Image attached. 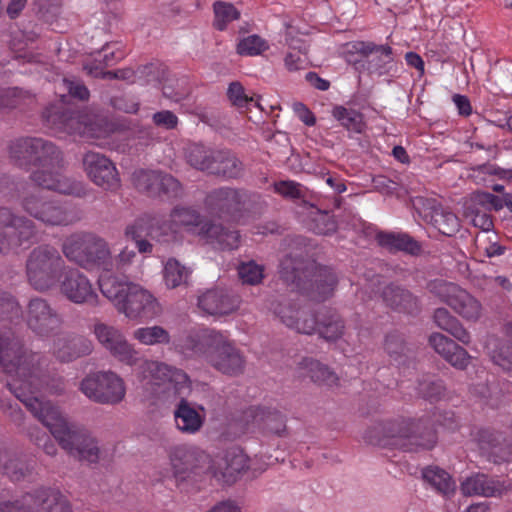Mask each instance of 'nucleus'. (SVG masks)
Returning a JSON list of instances; mask_svg holds the SVG:
<instances>
[{"label": "nucleus", "instance_id": "1", "mask_svg": "<svg viewBox=\"0 0 512 512\" xmlns=\"http://www.w3.org/2000/svg\"><path fill=\"white\" fill-rule=\"evenodd\" d=\"M47 366V357L27 348L12 330L0 333V367L6 373L15 374V378L6 383L7 389L50 431L70 456L97 463L100 449L90 432L69 423L58 406L38 396L42 390L56 395L65 391L62 377L43 374Z\"/></svg>", "mask_w": 512, "mask_h": 512}, {"label": "nucleus", "instance_id": "2", "mask_svg": "<svg viewBox=\"0 0 512 512\" xmlns=\"http://www.w3.org/2000/svg\"><path fill=\"white\" fill-rule=\"evenodd\" d=\"M184 351L203 358L216 371L231 377L244 373L246 358L227 337L215 330H203L188 335L183 343Z\"/></svg>", "mask_w": 512, "mask_h": 512}, {"label": "nucleus", "instance_id": "3", "mask_svg": "<svg viewBox=\"0 0 512 512\" xmlns=\"http://www.w3.org/2000/svg\"><path fill=\"white\" fill-rule=\"evenodd\" d=\"M375 431H367L365 438L374 445L399 449L404 452L430 450L437 443L434 421L428 415L418 419H400L386 422L381 427L382 435L373 439Z\"/></svg>", "mask_w": 512, "mask_h": 512}, {"label": "nucleus", "instance_id": "4", "mask_svg": "<svg viewBox=\"0 0 512 512\" xmlns=\"http://www.w3.org/2000/svg\"><path fill=\"white\" fill-rule=\"evenodd\" d=\"M98 283L102 294L130 319L149 320L161 312L157 299L138 284L114 275H101Z\"/></svg>", "mask_w": 512, "mask_h": 512}, {"label": "nucleus", "instance_id": "5", "mask_svg": "<svg viewBox=\"0 0 512 512\" xmlns=\"http://www.w3.org/2000/svg\"><path fill=\"white\" fill-rule=\"evenodd\" d=\"M62 252L68 260L85 269L99 268L108 273L114 267L108 243L94 234L70 236L63 242Z\"/></svg>", "mask_w": 512, "mask_h": 512}, {"label": "nucleus", "instance_id": "6", "mask_svg": "<svg viewBox=\"0 0 512 512\" xmlns=\"http://www.w3.org/2000/svg\"><path fill=\"white\" fill-rule=\"evenodd\" d=\"M65 261L52 245L42 244L35 247L26 261V275L30 285L38 291L53 287L62 276Z\"/></svg>", "mask_w": 512, "mask_h": 512}, {"label": "nucleus", "instance_id": "7", "mask_svg": "<svg viewBox=\"0 0 512 512\" xmlns=\"http://www.w3.org/2000/svg\"><path fill=\"white\" fill-rule=\"evenodd\" d=\"M290 251L280 262L279 275L287 285L300 291L307 287V278L313 274L315 262L309 258L307 241L303 236L290 239Z\"/></svg>", "mask_w": 512, "mask_h": 512}, {"label": "nucleus", "instance_id": "8", "mask_svg": "<svg viewBox=\"0 0 512 512\" xmlns=\"http://www.w3.org/2000/svg\"><path fill=\"white\" fill-rule=\"evenodd\" d=\"M80 389L89 399L101 404H117L126 393L123 380L111 371L86 376L81 381Z\"/></svg>", "mask_w": 512, "mask_h": 512}, {"label": "nucleus", "instance_id": "9", "mask_svg": "<svg viewBox=\"0 0 512 512\" xmlns=\"http://www.w3.org/2000/svg\"><path fill=\"white\" fill-rule=\"evenodd\" d=\"M22 208L31 217L49 226H67L79 218L59 201L31 194L23 198Z\"/></svg>", "mask_w": 512, "mask_h": 512}, {"label": "nucleus", "instance_id": "10", "mask_svg": "<svg viewBox=\"0 0 512 512\" xmlns=\"http://www.w3.org/2000/svg\"><path fill=\"white\" fill-rule=\"evenodd\" d=\"M25 321L28 329L41 338L55 334L63 323L57 309L42 297H33L29 300L25 310Z\"/></svg>", "mask_w": 512, "mask_h": 512}, {"label": "nucleus", "instance_id": "11", "mask_svg": "<svg viewBox=\"0 0 512 512\" xmlns=\"http://www.w3.org/2000/svg\"><path fill=\"white\" fill-rule=\"evenodd\" d=\"M0 227L3 229L1 233L9 252L24 245L29 246L37 236L35 223L8 207L0 206Z\"/></svg>", "mask_w": 512, "mask_h": 512}, {"label": "nucleus", "instance_id": "12", "mask_svg": "<svg viewBox=\"0 0 512 512\" xmlns=\"http://www.w3.org/2000/svg\"><path fill=\"white\" fill-rule=\"evenodd\" d=\"M248 194L243 189L221 187L210 191L205 197V206L220 218L237 220L246 208Z\"/></svg>", "mask_w": 512, "mask_h": 512}, {"label": "nucleus", "instance_id": "13", "mask_svg": "<svg viewBox=\"0 0 512 512\" xmlns=\"http://www.w3.org/2000/svg\"><path fill=\"white\" fill-rule=\"evenodd\" d=\"M412 206L420 217L433 225L441 234L452 237L460 230L458 216L436 199L415 197L412 199Z\"/></svg>", "mask_w": 512, "mask_h": 512}, {"label": "nucleus", "instance_id": "14", "mask_svg": "<svg viewBox=\"0 0 512 512\" xmlns=\"http://www.w3.org/2000/svg\"><path fill=\"white\" fill-rule=\"evenodd\" d=\"M93 333L99 343L120 361L128 365H134L138 361V353L114 326L97 321L94 323Z\"/></svg>", "mask_w": 512, "mask_h": 512}, {"label": "nucleus", "instance_id": "15", "mask_svg": "<svg viewBox=\"0 0 512 512\" xmlns=\"http://www.w3.org/2000/svg\"><path fill=\"white\" fill-rule=\"evenodd\" d=\"M380 297L396 313L416 317L422 312L420 298L404 285L391 282L382 288Z\"/></svg>", "mask_w": 512, "mask_h": 512}, {"label": "nucleus", "instance_id": "16", "mask_svg": "<svg viewBox=\"0 0 512 512\" xmlns=\"http://www.w3.org/2000/svg\"><path fill=\"white\" fill-rule=\"evenodd\" d=\"M85 172L92 182L104 189H112L119 183L118 172L113 162L105 155L88 151L82 157Z\"/></svg>", "mask_w": 512, "mask_h": 512}, {"label": "nucleus", "instance_id": "17", "mask_svg": "<svg viewBox=\"0 0 512 512\" xmlns=\"http://www.w3.org/2000/svg\"><path fill=\"white\" fill-rule=\"evenodd\" d=\"M37 168V170L30 174V179L35 185L66 195L80 197L84 194V188L81 182L74 181L63 175L60 172L62 168Z\"/></svg>", "mask_w": 512, "mask_h": 512}, {"label": "nucleus", "instance_id": "18", "mask_svg": "<svg viewBox=\"0 0 512 512\" xmlns=\"http://www.w3.org/2000/svg\"><path fill=\"white\" fill-rule=\"evenodd\" d=\"M169 458L175 476L185 479L190 473L198 474L208 456L193 447L180 445L171 448Z\"/></svg>", "mask_w": 512, "mask_h": 512}, {"label": "nucleus", "instance_id": "19", "mask_svg": "<svg viewBox=\"0 0 512 512\" xmlns=\"http://www.w3.org/2000/svg\"><path fill=\"white\" fill-rule=\"evenodd\" d=\"M61 292L76 304L96 305L98 295L88 278L76 269L68 271L61 283Z\"/></svg>", "mask_w": 512, "mask_h": 512}, {"label": "nucleus", "instance_id": "20", "mask_svg": "<svg viewBox=\"0 0 512 512\" xmlns=\"http://www.w3.org/2000/svg\"><path fill=\"white\" fill-rule=\"evenodd\" d=\"M511 489L503 481L490 478L483 473H474L466 477L460 485L464 496L502 497Z\"/></svg>", "mask_w": 512, "mask_h": 512}, {"label": "nucleus", "instance_id": "21", "mask_svg": "<svg viewBox=\"0 0 512 512\" xmlns=\"http://www.w3.org/2000/svg\"><path fill=\"white\" fill-rule=\"evenodd\" d=\"M93 351L90 339L77 334H64L54 340V356L62 363H69Z\"/></svg>", "mask_w": 512, "mask_h": 512}, {"label": "nucleus", "instance_id": "22", "mask_svg": "<svg viewBox=\"0 0 512 512\" xmlns=\"http://www.w3.org/2000/svg\"><path fill=\"white\" fill-rule=\"evenodd\" d=\"M307 282V287L301 288L300 292L314 301L321 302L332 295L337 285V277L332 269L315 263L313 274L307 278Z\"/></svg>", "mask_w": 512, "mask_h": 512}, {"label": "nucleus", "instance_id": "23", "mask_svg": "<svg viewBox=\"0 0 512 512\" xmlns=\"http://www.w3.org/2000/svg\"><path fill=\"white\" fill-rule=\"evenodd\" d=\"M238 296L221 288L207 290L198 297V306L209 315H227L238 308Z\"/></svg>", "mask_w": 512, "mask_h": 512}, {"label": "nucleus", "instance_id": "24", "mask_svg": "<svg viewBox=\"0 0 512 512\" xmlns=\"http://www.w3.org/2000/svg\"><path fill=\"white\" fill-rule=\"evenodd\" d=\"M360 52L367 53L364 72L369 74L385 75L394 61L393 49L389 45H377L368 41V44H357Z\"/></svg>", "mask_w": 512, "mask_h": 512}, {"label": "nucleus", "instance_id": "25", "mask_svg": "<svg viewBox=\"0 0 512 512\" xmlns=\"http://www.w3.org/2000/svg\"><path fill=\"white\" fill-rule=\"evenodd\" d=\"M429 344L453 367L465 369L468 366L470 361L468 352L445 335L441 333L431 334Z\"/></svg>", "mask_w": 512, "mask_h": 512}, {"label": "nucleus", "instance_id": "26", "mask_svg": "<svg viewBox=\"0 0 512 512\" xmlns=\"http://www.w3.org/2000/svg\"><path fill=\"white\" fill-rule=\"evenodd\" d=\"M199 234L204 237L208 243L221 250L237 249L240 242L238 231L231 230L211 221L201 226Z\"/></svg>", "mask_w": 512, "mask_h": 512}, {"label": "nucleus", "instance_id": "27", "mask_svg": "<svg viewBox=\"0 0 512 512\" xmlns=\"http://www.w3.org/2000/svg\"><path fill=\"white\" fill-rule=\"evenodd\" d=\"M376 240L381 247L390 252L402 251L410 255H418L422 249L417 240L402 232H379Z\"/></svg>", "mask_w": 512, "mask_h": 512}, {"label": "nucleus", "instance_id": "28", "mask_svg": "<svg viewBox=\"0 0 512 512\" xmlns=\"http://www.w3.org/2000/svg\"><path fill=\"white\" fill-rule=\"evenodd\" d=\"M344 321L333 309L323 307L317 311L316 331L320 337L327 341H336L344 332Z\"/></svg>", "mask_w": 512, "mask_h": 512}, {"label": "nucleus", "instance_id": "29", "mask_svg": "<svg viewBox=\"0 0 512 512\" xmlns=\"http://www.w3.org/2000/svg\"><path fill=\"white\" fill-rule=\"evenodd\" d=\"M215 168L210 175L222 177L226 180L239 179L244 174L243 162L230 150H219L214 161Z\"/></svg>", "mask_w": 512, "mask_h": 512}, {"label": "nucleus", "instance_id": "30", "mask_svg": "<svg viewBox=\"0 0 512 512\" xmlns=\"http://www.w3.org/2000/svg\"><path fill=\"white\" fill-rule=\"evenodd\" d=\"M383 349L390 360L397 365H405L413 358L412 350L404 335L397 330L390 331L385 335Z\"/></svg>", "mask_w": 512, "mask_h": 512}, {"label": "nucleus", "instance_id": "31", "mask_svg": "<svg viewBox=\"0 0 512 512\" xmlns=\"http://www.w3.org/2000/svg\"><path fill=\"white\" fill-rule=\"evenodd\" d=\"M35 143V146L39 147L35 150L34 167L51 169L64 167L63 153L53 142L36 137Z\"/></svg>", "mask_w": 512, "mask_h": 512}, {"label": "nucleus", "instance_id": "32", "mask_svg": "<svg viewBox=\"0 0 512 512\" xmlns=\"http://www.w3.org/2000/svg\"><path fill=\"white\" fill-rule=\"evenodd\" d=\"M218 151L200 143H191L185 148V158L191 167L210 175L215 168L213 165Z\"/></svg>", "mask_w": 512, "mask_h": 512}, {"label": "nucleus", "instance_id": "33", "mask_svg": "<svg viewBox=\"0 0 512 512\" xmlns=\"http://www.w3.org/2000/svg\"><path fill=\"white\" fill-rule=\"evenodd\" d=\"M174 419L176 427L189 434L198 432L204 423V417L184 398L180 400L174 410Z\"/></svg>", "mask_w": 512, "mask_h": 512}, {"label": "nucleus", "instance_id": "34", "mask_svg": "<svg viewBox=\"0 0 512 512\" xmlns=\"http://www.w3.org/2000/svg\"><path fill=\"white\" fill-rule=\"evenodd\" d=\"M264 407L250 406L237 414L230 423L231 429H235L237 435L247 432H260L262 419L265 413Z\"/></svg>", "mask_w": 512, "mask_h": 512}, {"label": "nucleus", "instance_id": "35", "mask_svg": "<svg viewBox=\"0 0 512 512\" xmlns=\"http://www.w3.org/2000/svg\"><path fill=\"white\" fill-rule=\"evenodd\" d=\"M36 137H23L13 141L9 147L10 157L20 168L30 169L33 166Z\"/></svg>", "mask_w": 512, "mask_h": 512}, {"label": "nucleus", "instance_id": "36", "mask_svg": "<svg viewBox=\"0 0 512 512\" xmlns=\"http://www.w3.org/2000/svg\"><path fill=\"white\" fill-rule=\"evenodd\" d=\"M35 498L42 512H73L70 502L59 490L41 488Z\"/></svg>", "mask_w": 512, "mask_h": 512}, {"label": "nucleus", "instance_id": "37", "mask_svg": "<svg viewBox=\"0 0 512 512\" xmlns=\"http://www.w3.org/2000/svg\"><path fill=\"white\" fill-rule=\"evenodd\" d=\"M433 319L435 324L442 330L451 334L463 344L470 342V334L462 326L460 321L450 314L446 308H437L434 311Z\"/></svg>", "mask_w": 512, "mask_h": 512}, {"label": "nucleus", "instance_id": "38", "mask_svg": "<svg viewBox=\"0 0 512 512\" xmlns=\"http://www.w3.org/2000/svg\"><path fill=\"white\" fill-rule=\"evenodd\" d=\"M449 306L460 316L468 320L476 321L481 315L480 302L461 287L455 297L452 298Z\"/></svg>", "mask_w": 512, "mask_h": 512}, {"label": "nucleus", "instance_id": "39", "mask_svg": "<svg viewBox=\"0 0 512 512\" xmlns=\"http://www.w3.org/2000/svg\"><path fill=\"white\" fill-rule=\"evenodd\" d=\"M332 115L342 127L350 132L361 134L366 127L363 114L355 109L336 105L332 109Z\"/></svg>", "mask_w": 512, "mask_h": 512}, {"label": "nucleus", "instance_id": "40", "mask_svg": "<svg viewBox=\"0 0 512 512\" xmlns=\"http://www.w3.org/2000/svg\"><path fill=\"white\" fill-rule=\"evenodd\" d=\"M507 325L508 323L504 326V333H506ZM505 335L509 338L508 340L493 338L489 341L488 346L493 345V348L490 350L492 361L503 370L512 371V337L507 334Z\"/></svg>", "mask_w": 512, "mask_h": 512}, {"label": "nucleus", "instance_id": "41", "mask_svg": "<svg viewBox=\"0 0 512 512\" xmlns=\"http://www.w3.org/2000/svg\"><path fill=\"white\" fill-rule=\"evenodd\" d=\"M314 383L332 385L338 380L336 374L325 364L313 358H303L299 363Z\"/></svg>", "mask_w": 512, "mask_h": 512}, {"label": "nucleus", "instance_id": "42", "mask_svg": "<svg viewBox=\"0 0 512 512\" xmlns=\"http://www.w3.org/2000/svg\"><path fill=\"white\" fill-rule=\"evenodd\" d=\"M262 419L260 433L263 435H275L277 437H287L288 430L286 426V416L276 409L266 408Z\"/></svg>", "mask_w": 512, "mask_h": 512}, {"label": "nucleus", "instance_id": "43", "mask_svg": "<svg viewBox=\"0 0 512 512\" xmlns=\"http://www.w3.org/2000/svg\"><path fill=\"white\" fill-rule=\"evenodd\" d=\"M423 479L434 487L438 492L448 494L454 491L455 483L451 476L437 466H429L423 469Z\"/></svg>", "mask_w": 512, "mask_h": 512}, {"label": "nucleus", "instance_id": "44", "mask_svg": "<svg viewBox=\"0 0 512 512\" xmlns=\"http://www.w3.org/2000/svg\"><path fill=\"white\" fill-rule=\"evenodd\" d=\"M160 171L138 170L133 173L132 179L135 188L150 197H159Z\"/></svg>", "mask_w": 512, "mask_h": 512}, {"label": "nucleus", "instance_id": "45", "mask_svg": "<svg viewBox=\"0 0 512 512\" xmlns=\"http://www.w3.org/2000/svg\"><path fill=\"white\" fill-rule=\"evenodd\" d=\"M189 274V269L175 258H169L163 270L165 284L172 289L186 283Z\"/></svg>", "mask_w": 512, "mask_h": 512}, {"label": "nucleus", "instance_id": "46", "mask_svg": "<svg viewBox=\"0 0 512 512\" xmlns=\"http://www.w3.org/2000/svg\"><path fill=\"white\" fill-rule=\"evenodd\" d=\"M150 239L159 243H169L175 240L176 231L170 220L152 215Z\"/></svg>", "mask_w": 512, "mask_h": 512}, {"label": "nucleus", "instance_id": "47", "mask_svg": "<svg viewBox=\"0 0 512 512\" xmlns=\"http://www.w3.org/2000/svg\"><path fill=\"white\" fill-rule=\"evenodd\" d=\"M134 338L145 345L168 344L170 335L161 326L138 328L133 333Z\"/></svg>", "mask_w": 512, "mask_h": 512}, {"label": "nucleus", "instance_id": "48", "mask_svg": "<svg viewBox=\"0 0 512 512\" xmlns=\"http://www.w3.org/2000/svg\"><path fill=\"white\" fill-rule=\"evenodd\" d=\"M213 8L215 14L213 26L217 30H225L228 23L240 18V12L231 3L216 1Z\"/></svg>", "mask_w": 512, "mask_h": 512}, {"label": "nucleus", "instance_id": "49", "mask_svg": "<svg viewBox=\"0 0 512 512\" xmlns=\"http://www.w3.org/2000/svg\"><path fill=\"white\" fill-rule=\"evenodd\" d=\"M301 307L302 306L297 302L283 298L273 302L271 309L273 310V313L280 319V321L288 327L289 325L296 323L294 322V318L298 317L297 313Z\"/></svg>", "mask_w": 512, "mask_h": 512}, {"label": "nucleus", "instance_id": "50", "mask_svg": "<svg viewBox=\"0 0 512 512\" xmlns=\"http://www.w3.org/2000/svg\"><path fill=\"white\" fill-rule=\"evenodd\" d=\"M301 307L302 306L297 302L283 298L273 302L271 309L273 310V313L280 319V321L288 327L289 325L296 323L294 322V318L298 317L297 313Z\"/></svg>", "mask_w": 512, "mask_h": 512}, {"label": "nucleus", "instance_id": "51", "mask_svg": "<svg viewBox=\"0 0 512 512\" xmlns=\"http://www.w3.org/2000/svg\"><path fill=\"white\" fill-rule=\"evenodd\" d=\"M446 388L442 380L426 377L418 382V395L430 402L438 401L444 395Z\"/></svg>", "mask_w": 512, "mask_h": 512}, {"label": "nucleus", "instance_id": "52", "mask_svg": "<svg viewBox=\"0 0 512 512\" xmlns=\"http://www.w3.org/2000/svg\"><path fill=\"white\" fill-rule=\"evenodd\" d=\"M426 289L449 306L460 287L443 279H434L427 283Z\"/></svg>", "mask_w": 512, "mask_h": 512}, {"label": "nucleus", "instance_id": "53", "mask_svg": "<svg viewBox=\"0 0 512 512\" xmlns=\"http://www.w3.org/2000/svg\"><path fill=\"white\" fill-rule=\"evenodd\" d=\"M297 316V318H294V322L297 323L289 325L288 328L307 335L315 333L317 327V312H314L309 307L302 306Z\"/></svg>", "mask_w": 512, "mask_h": 512}, {"label": "nucleus", "instance_id": "54", "mask_svg": "<svg viewBox=\"0 0 512 512\" xmlns=\"http://www.w3.org/2000/svg\"><path fill=\"white\" fill-rule=\"evenodd\" d=\"M225 474L234 476L249 468V461L247 455L239 448H232L226 452L225 455Z\"/></svg>", "mask_w": 512, "mask_h": 512}, {"label": "nucleus", "instance_id": "55", "mask_svg": "<svg viewBox=\"0 0 512 512\" xmlns=\"http://www.w3.org/2000/svg\"><path fill=\"white\" fill-rule=\"evenodd\" d=\"M20 315L21 307L16 298L6 291H0V322H12Z\"/></svg>", "mask_w": 512, "mask_h": 512}, {"label": "nucleus", "instance_id": "56", "mask_svg": "<svg viewBox=\"0 0 512 512\" xmlns=\"http://www.w3.org/2000/svg\"><path fill=\"white\" fill-rule=\"evenodd\" d=\"M159 197L178 199L184 194L182 184L172 175L161 172L159 177Z\"/></svg>", "mask_w": 512, "mask_h": 512}, {"label": "nucleus", "instance_id": "57", "mask_svg": "<svg viewBox=\"0 0 512 512\" xmlns=\"http://www.w3.org/2000/svg\"><path fill=\"white\" fill-rule=\"evenodd\" d=\"M152 215L144 214L125 228V236L131 240L150 238Z\"/></svg>", "mask_w": 512, "mask_h": 512}, {"label": "nucleus", "instance_id": "58", "mask_svg": "<svg viewBox=\"0 0 512 512\" xmlns=\"http://www.w3.org/2000/svg\"><path fill=\"white\" fill-rule=\"evenodd\" d=\"M227 98L232 106L242 109L248 108L251 104L258 106L259 104L254 101L253 97L246 94L244 86L238 82H231L227 89Z\"/></svg>", "mask_w": 512, "mask_h": 512}, {"label": "nucleus", "instance_id": "59", "mask_svg": "<svg viewBox=\"0 0 512 512\" xmlns=\"http://www.w3.org/2000/svg\"><path fill=\"white\" fill-rule=\"evenodd\" d=\"M134 72L147 83H159L166 79L167 67L162 63L154 62L139 66Z\"/></svg>", "mask_w": 512, "mask_h": 512}, {"label": "nucleus", "instance_id": "60", "mask_svg": "<svg viewBox=\"0 0 512 512\" xmlns=\"http://www.w3.org/2000/svg\"><path fill=\"white\" fill-rule=\"evenodd\" d=\"M476 440L481 450L493 451L499 448L504 440L503 434L490 428H481L476 433Z\"/></svg>", "mask_w": 512, "mask_h": 512}, {"label": "nucleus", "instance_id": "61", "mask_svg": "<svg viewBox=\"0 0 512 512\" xmlns=\"http://www.w3.org/2000/svg\"><path fill=\"white\" fill-rule=\"evenodd\" d=\"M268 49L264 39L258 35H250L242 39L237 45V53L240 55L255 56Z\"/></svg>", "mask_w": 512, "mask_h": 512}, {"label": "nucleus", "instance_id": "62", "mask_svg": "<svg viewBox=\"0 0 512 512\" xmlns=\"http://www.w3.org/2000/svg\"><path fill=\"white\" fill-rule=\"evenodd\" d=\"M238 275L244 284L257 285L264 277L263 266L254 261L242 263L238 267Z\"/></svg>", "mask_w": 512, "mask_h": 512}, {"label": "nucleus", "instance_id": "63", "mask_svg": "<svg viewBox=\"0 0 512 512\" xmlns=\"http://www.w3.org/2000/svg\"><path fill=\"white\" fill-rule=\"evenodd\" d=\"M171 217L184 226H198L201 223V214L193 207L176 206L171 211Z\"/></svg>", "mask_w": 512, "mask_h": 512}, {"label": "nucleus", "instance_id": "64", "mask_svg": "<svg viewBox=\"0 0 512 512\" xmlns=\"http://www.w3.org/2000/svg\"><path fill=\"white\" fill-rule=\"evenodd\" d=\"M471 200L474 204L483 207L486 211H500L503 209L501 196L490 192L477 190L472 193Z\"/></svg>", "mask_w": 512, "mask_h": 512}]
</instances>
